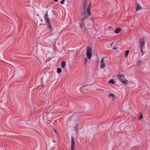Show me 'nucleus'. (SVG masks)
<instances>
[{"label":"nucleus","mask_w":150,"mask_h":150,"mask_svg":"<svg viewBox=\"0 0 150 150\" xmlns=\"http://www.w3.org/2000/svg\"><path fill=\"white\" fill-rule=\"evenodd\" d=\"M121 30V29L120 28H116L115 30V32L116 33H118Z\"/></svg>","instance_id":"f8f14e48"},{"label":"nucleus","mask_w":150,"mask_h":150,"mask_svg":"<svg viewBox=\"0 0 150 150\" xmlns=\"http://www.w3.org/2000/svg\"><path fill=\"white\" fill-rule=\"evenodd\" d=\"M88 61V58H86L85 59V62H87Z\"/></svg>","instance_id":"4be33fe9"},{"label":"nucleus","mask_w":150,"mask_h":150,"mask_svg":"<svg viewBox=\"0 0 150 150\" xmlns=\"http://www.w3.org/2000/svg\"><path fill=\"white\" fill-rule=\"evenodd\" d=\"M109 83L112 84H114L115 81L113 79H111L109 81Z\"/></svg>","instance_id":"a211bd4d"},{"label":"nucleus","mask_w":150,"mask_h":150,"mask_svg":"<svg viewBox=\"0 0 150 150\" xmlns=\"http://www.w3.org/2000/svg\"><path fill=\"white\" fill-rule=\"evenodd\" d=\"M142 9V8L139 4L138 3L137 4V6L135 8V10L136 11H138Z\"/></svg>","instance_id":"9b49d317"},{"label":"nucleus","mask_w":150,"mask_h":150,"mask_svg":"<svg viewBox=\"0 0 150 150\" xmlns=\"http://www.w3.org/2000/svg\"><path fill=\"white\" fill-rule=\"evenodd\" d=\"M54 143H55L56 142V141L55 140H54L53 141H52Z\"/></svg>","instance_id":"393cba45"},{"label":"nucleus","mask_w":150,"mask_h":150,"mask_svg":"<svg viewBox=\"0 0 150 150\" xmlns=\"http://www.w3.org/2000/svg\"><path fill=\"white\" fill-rule=\"evenodd\" d=\"M71 150H74L75 142L74 138L73 137H71Z\"/></svg>","instance_id":"20e7f679"},{"label":"nucleus","mask_w":150,"mask_h":150,"mask_svg":"<svg viewBox=\"0 0 150 150\" xmlns=\"http://www.w3.org/2000/svg\"><path fill=\"white\" fill-rule=\"evenodd\" d=\"M47 25V28L49 30H50V31L51 32L52 31V27L51 24L50 23H47L46 24Z\"/></svg>","instance_id":"9d476101"},{"label":"nucleus","mask_w":150,"mask_h":150,"mask_svg":"<svg viewBox=\"0 0 150 150\" xmlns=\"http://www.w3.org/2000/svg\"><path fill=\"white\" fill-rule=\"evenodd\" d=\"M75 128L76 131L77 132H79V125L78 124H77L75 126Z\"/></svg>","instance_id":"dca6fc26"},{"label":"nucleus","mask_w":150,"mask_h":150,"mask_svg":"<svg viewBox=\"0 0 150 150\" xmlns=\"http://www.w3.org/2000/svg\"><path fill=\"white\" fill-rule=\"evenodd\" d=\"M104 58L103 57L101 61L100 62V67L101 68H103L105 66V64L104 63Z\"/></svg>","instance_id":"6e6552de"},{"label":"nucleus","mask_w":150,"mask_h":150,"mask_svg":"<svg viewBox=\"0 0 150 150\" xmlns=\"http://www.w3.org/2000/svg\"><path fill=\"white\" fill-rule=\"evenodd\" d=\"M55 2H57L58 0H53Z\"/></svg>","instance_id":"b1692460"},{"label":"nucleus","mask_w":150,"mask_h":150,"mask_svg":"<svg viewBox=\"0 0 150 150\" xmlns=\"http://www.w3.org/2000/svg\"><path fill=\"white\" fill-rule=\"evenodd\" d=\"M109 28H111V27H109Z\"/></svg>","instance_id":"cd10ccee"},{"label":"nucleus","mask_w":150,"mask_h":150,"mask_svg":"<svg viewBox=\"0 0 150 150\" xmlns=\"http://www.w3.org/2000/svg\"><path fill=\"white\" fill-rule=\"evenodd\" d=\"M119 80L124 84H127L128 81L125 79V77L123 74H120L117 76Z\"/></svg>","instance_id":"f03ea898"},{"label":"nucleus","mask_w":150,"mask_h":150,"mask_svg":"<svg viewBox=\"0 0 150 150\" xmlns=\"http://www.w3.org/2000/svg\"><path fill=\"white\" fill-rule=\"evenodd\" d=\"M143 115H142V114H141L140 115L139 119V120H141L142 119H143Z\"/></svg>","instance_id":"aec40b11"},{"label":"nucleus","mask_w":150,"mask_h":150,"mask_svg":"<svg viewBox=\"0 0 150 150\" xmlns=\"http://www.w3.org/2000/svg\"><path fill=\"white\" fill-rule=\"evenodd\" d=\"M141 62V61H138V63H139V64L140 62Z\"/></svg>","instance_id":"a878e982"},{"label":"nucleus","mask_w":150,"mask_h":150,"mask_svg":"<svg viewBox=\"0 0 150 150\" xmlns=\"http://www.w3.org/2000/svg\"><path fill=\"white\" fill-rule=\"evenodd\" d=\"M129 53V50H127L125 52V57H127Z\"/></svg>","instance_id":"f3484780"},{"label":"nucleus","mask_w":150,"mask_h":150,"mask_svg":"<svg viewBox=\"0 0 150 150\" xmlns=\"http://www.w3.org/2000/svg\"><path fill=\"white\" fill-rule=\"evenodd\" d=\"M92 48L88 46L87 47L86 50V55L88 58L89 59H90L91 58L92 56Z\"/></svg>","instance_id":"7ed1b4c3"},{"label":"nucleus","mask_w":150,"mask_h":150,"mask_svg":"<svg viewBox=\"0 0 150 150\" xmlns=\"http://www.w3.org/2000/svg\"><path fill=\"white\" fill-rule=\"evenodd\" d=\"M80 28L81 29H83L85 28V23L82 20H81L79 22Z\"/></svg>","instance_id":"1a4fd4ad"},{"label":"nucleus","mask_w":150,"mask_h":150,"mask_svg":"<svg viewBox=\"0 0 150 150\" xmlns=\"http://www.w3.org/2000/svg\"><path fill=\"white\" fill-rule=\"evenodd\" d=\"M113 42H112V43H111V45H110L111 46H112V44H113Z\"/></svg>","instance_id":"bb28decb"},{"label":"nucleus","mask_w":150,"mask_h":150,"mask_svg":"<svg viewBox=\"0 0 150 150\" xmlns=\"http://www.w3.org/2000/svg\"><path fill=\"white\" fill-rule=\"evenodd\" d=\"M109 97H112L113 98V100H115L116 98V97L115 95L113 94H110L109 95Z\"/></svg>","instance_id":"4468645a"},{"label":"nucleus","mask_w":150,"mask_h":150,"mask_svg":"<svg viewBox=\"0 0 150 150\" xmlns=\"http://www.w3.org/2000/svg\"><path fill=\"white\" fill-rule=\"evenodd\" d=\"M88 16H84L83 19H81V20L83 21L86 19H88Z\"/></svg>","instance_id":"6ab92c4d"},{"label":"nucleus","mask_w":150,"mask_h":150,"mask_svg":"<svg viewBox=\"0 0 150 150\" xmlns=\"http://www.w3.org/2000/svg\"><path fill=\"white\" fill-rule=\"evenodd\" d=\"M83 6L84 8V13L85 14L86 13V7L87 6V1L86 0H84L83 3Z\"/></svg>","instance_id":"0eeeda50"},{"label":"nucleus","mask_w":150,"mask_h":150,"mask_svg":"<svg viewBox=\"0 0 150 150\" xmlns=\"http://www.w3.org/2000/svg\"><path fill=\"white\" fill-rule=\"evenodd\" d=\"M48 15L47 13L46 14H45V16H44V19L45 21V22L46 24L47 23H50V19L48 17Z\"/></svg>","instance_id":"39448f33"},{"label":"nucleus","mask_w":150,"mask_h":150,"mask_svg":"<svg viewBox=\"0 0 150 150\" xmlns=\"http://www.w3.org/2000/svg\"><path fill=\"white\" fill-rule=\"evenodd\" d=\"M66 66V63L65 61H62L61 64V67L62 68H65Z\"/></svg>","instance_id":"ddd939ff"},{"label":"nucleus","mask_w":150,"mask_h":150,"mask_svg":"<svg viewBox=\"0 0 150 150\" xmlns=\"http://www.w3.org/2000/svg\"><path fill=\"white\" fill-rule=\"evenodd\" d=\"M92 5V3L90 2L88 4V6L87 8V13L89 16H91V7Z\"/></svg>","instance_id":"423d86ee"},{"label":"nucleus","mask_w":150,"mask_h":150,"mask_svg":"<svg viewBox=\"0 0 150 150\" xmlns=\"http://www.w3.org/2000/svg\"><path fill=\"white\" fill-rule=\"evenodd\" d=\"M65 0H62L60 2L61 4H64V2Z\"/></svg>","instance_id":"412c9836"},{"label":"nucleus","mask_w":150,"mask_h":150,"mask_svg":"<svg viewBox=\"0 0 150 150\" xmlns=\"http://www.w3.org/2000/svg\"><path fill=\"white\" fill-rule=\"evenodd\" d=\"M117 49V47H114L113 48V49L114 50H116Z\"/></svg>","instance_id":"5701e85b"},{"label":"nucleus","mask_w":150,"mask_h":150,"mask_svg":"<svg viewBox=\"0 0 150 150\" xmlns=\"http://www.w3.org/2000/svg\"><path fill=\"white\" fill-rule=\"evenodd\" d=\"M62 71V70L61 68H58L57 69V72L58 74H60Z\"/></svg>","instance_id":"2eb2a0df"},{"label":"nucleus","mask_w":150,"mask_h":150,"mask_svg":"<svg viewBox=\"0 0 150 150\" xmlns=\"http://www.w3.org/2000/svg\"><path fill=\"white\" fill-rule=\"evenodd\" d=\"M144 39L145 38L144 37L141 38H140L139 42V45L141 51V52L142 53V54L143 55L144 54V53H143L144 51L143 50V49L145 46L144 41Z\"/></svg>","instance_id":"f257e3e1"}]
</instances>
